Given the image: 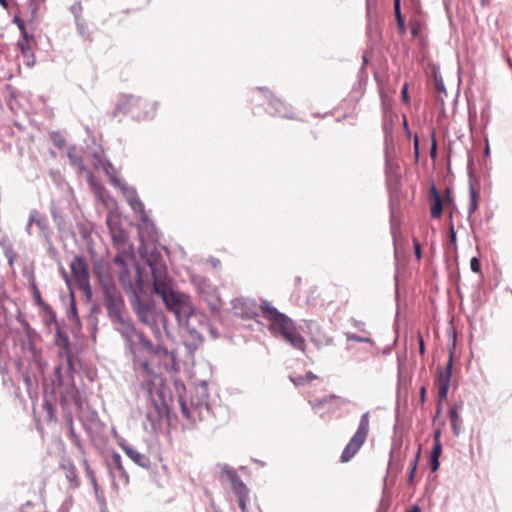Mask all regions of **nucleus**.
I'll return each mask as SVG.
<instances>
[{
	"mask_svg": "<svg viewBox=\"0 0 512 512\" xmlns=\"http://www.w3.org/2000/svg\"><path fill=\"white\" fill-rule=\"evenodd\" d=\"M140 257L150 267L154 292L158 294L165 306L171 311L179 326H189V319L194 308L189 296L174 289V284L168 275L167 265L160 252L154 249L148 251L146 246L139 247Z\"/></svg>",
	"mask_w": 512,
	"mask_h": 512,
	"instance_id": "1",
	"label": "nucleus"
},
{
	"mask_svg": "<svg viewBox=\"0 0 512 512\" xmlns=\"http://www.w3.org/2000/svg\"><path fill=\"white\" fill-rule=\"evenodd\" d=\"M111 324L114 330L121 335L126 349L132 355L135 370L142 371L145 376L150 377L153 371L148 356L160 351L168 354L167 349L161 347L156 349L143 333L136 330L132 319L128 315L112 321Z\"/></svg>",
	"mask_w": 512,
	"mask_h": 512,
	"instance_id": "2",
	"label": "nucleus"
},
{
	"mask_svg": "<svg viewBox=\"0 0 512 512\" xmlns=\"http://www.w3.org/2000/svg\"><path fill=\"white\" fill-rule=\"evenodd\" d=\"M260 308L264 318L270 321L271 330L281 335L295 349L305 350V339L296 329L292 319L268 302H264Z\"/></svg>",
	"mask_w": 512,
	"mask_h": 512,
	"instance_id": "3",
	"label": "nucleus"
},
{
	"mask_svg": "<svg viewBox=\"0 0 512 512\" xmlns=\"http://www.w3.org/2000/svg\"><path fill=\"white\" fill-rule=\"evenodd\" d=\"M209 394L207 385L203 383L196 387L195 394L191 395L190 402L180 398V408L182 416L193 422L204 420L210 414L208 404Z\"/></svg>",
	"mask_w": 512,
	"mask_h": 512,
	"instance_id": "4",
	"label": "nucleus"
},
{
	"mask_svg": "<svg viewBox=\"0 0 512 512\" xmlns=\"http://www.w3.org/2000/svg\"><path fill=\"white\" fill-rule=\"evenodd\" d=\"M149 400L145 412V430L156 431L161 426L162 420L168 414L164 393L161 389L148 388Z\"/></svg>",
	"mask_w": 512,
	"mask_h": 512,
	"instance_id": "5",
	"label": "nucleus"
},
{
	"mask_svg": "<svg viewBox=\"0 0 512 512\" xmlns=\"http://www.w3.org/2000/svg\"><path fill=\"white\" fill-rule=\"evenodd\" d=\"M133 309L139 320L150 327L156 337L161 336V325L165 323V316L162 311L141 300V296L130 300Z\"/></svg>",
	"mask_w": 512,
	"mask_h": 512,
	"instance_id": "6",
	"label": "nucleus"
},
{
	"mask_svg": "<svg viewBox=\"0 0 512 512\" xmlns=\"http://www.w3.org/2000/svg\"><path fill=\"white\" fill-rule=\"evenodd\" d=\"M132 112L138 120H146L154 117L156 106L153 103H146L140 98L132 95H124L118 101L114 115L118 113Z\"/></svg>",
	"mask_w": 512,
	"mask_h": 512,
	"instance_id": "7",
	"label": "nucleus"
},
{
	"mask_svg": "<svg viewBox=\"0 0 512 512\" xmlns=\"http://www.w3.org/2000/svg\"><path fill=\"white\" fill-rule=\"evenodd\" d=\"M370 429V413L361 415L358 428L341 453V462L350 461L367 440Z\"/></svg>",
	"mask_w": 512,
	"mask_h": 512,
	"instance_id": "8",
	"label": "nucleus"
},
{
	"mask_svg": "<svg viewBox=\"0 0 512 512\" xmlns=\"http://www.w3.org/2000/svg\"><path fill=\"white\" fill-rule=\"evenodd\" d=\"M71 278L75 285L90 298L92 288L90 285L89 265L86 258L82 255H76L70 263Z\"/></svg>",
	"mask_w": 512,
	"mask_h": 512,
	"instance_id": "9",
	"label": "nucleus"
},
{
	"mask_svg": "<svg viewBox=\"0 0 512 512\" xmlns=\"http://www.w3.org/2000/svg\"><path fill=\"white\" fill-rule=\"evenodd\" d=\"M119 281L130 300L138 298L145 292V282L142 278L139 267L136 268L135 276H133L128 267H124L119 272Z\"/></svg>",
	"mask_w": 512,
	"mask_h": 512,
	"instance_id": "10",
	"label": "nucleus"
},
{
	"mask_svg": "<svg viewBox=\"0 0 512 512\" xmlns=\"http://www.w3.org/2000/svg\"><path fill=\"white\" fill-rule=\"evenodd\" d=\"M103 298L110 322L127 315L123 297L118 289L103 293Z\"/></svg>",
	"mask_w": 512,
	"mask_h": 512,
	"instance_id": "11",
	"label": "nucleus"
},
{
	"mask_svg": "<svg viewBox=\"0 0 512 512\" xmlns=\"http://www.w3.org/2000/svg\"><path fill=\"white\" fill-rule=\"evenodd\" d=\"M93 274L95 275L102 294L118 289L111 273L110 267L102 261L93 264Z\"/></svg>",
	"mask_w": 512,
	"mask_h": 512,
	"instance_id": "12",
	"label": "nucleus"
},
{
	"mask_svg": "<svg viewBox=\"0 0 512 512\" xmlns=\"http://www.w3.org/2000/svg\"><path fill=\"white\" fill-rule=\"evenodd\" d=\"M453 368V353L450 352L449 359L445 370H440L437 375V387H438V412L442 407V401H444L448 395Z\"/></svg>",
	"mask_w": 512,
	"mask_h": 512,
	"instance_id": "13",
	"label": "nucleus"
},
{
	"mask_svg": "<svg viewBox=\"0 0 512 512\" xmlns=\"http://www.w3.org/2000/svg\"><path fill=\"white\" fill-rule=\"evenodd\" d=\"M54 344L58 347V355L60 358L65 360L70 368H72V349L71 343L67 333L61 328L57 327L55 336H54Z\"/></svg>",
	"mask_w": 512,
	"mask_h": 512,
	"instance_id": "14",
	"label": "nucleus"
},
{
	"mask_svg": "<svg viewBox=\"0 0 512 512\" xmlns=\"http://www.w3.org/2000/svg\"><path fill=\"white\" fill-rule=\"evenodd\" d=\"M119 186L121 187L124 197L126 198L131 209L135 213L139 214V217L143 222H147L148 216L146 214L143 202L139 199L137 195L136 189L133 187H129L126 184H119Z\"/></svg>",
	"mask_w": 512,
	"mask_h": 512,
	"instance_id": "15",
	"label": "nucleus"
},
{
	"mask_svg": "<svg viewBox=\"0 0 512 512\" xmlns=\"http://www.w3.org/2000/svg\"><path fill=\"white\" fill-rule=\"evenodd\" d=\"M196 289L200 297L205 302H207V304L212 310L217 309L220 303V299L218 296L217 289L213 285H211L204 279H200L196 282Z\"/></svg>",
	"mask_w": 512,
	"mask_h": 512,
	"instance_id": "16",
	"label": "nucleus"
},
{
	"mask_svg": "<svg viewBox=\"0 0 512 512\" xmlns=\"http://www.w3.org/2000/svg\"><path fill=\"white\" fill-rule=\"evenodd\" d=\"M231 303L235 315L250 319L258 315L255 302L249 298H236Z\"/></svg>",
	"mask_w": 512,
	"mask_h": 512,
	"instance_id": "17",
	"label": "nucleus"
},
{
	"mask_svg": "<svg viewBox=\"0 0 512 512\" xmlns=\"http://www.w3.org/2000/svg\"><path fill=\"white\" fill-rule=\"evenodd\" d=\"M258 90L261 93H263V95L267 98L268 104L270 108L273 110V114L279 115L284 118H292V110L289 107H287L280 99L273 96L272 93L268 91V89L258 88Z\"/></svg>",
	"mask_w": 512,
	"mask_h": 512,
	"instance_id": "18",
	"label": "nucleus"
},
{
	"mask_svg": "<svg viewBox=\"0 0 512 512\" xmlns=\"http://www.w3.org/2000/svg\"><path fill=\"white\" fill-rule=\"evenodd\" d=\"M30 223H35V225L39 229L40 235L46 241H50L51 232H50L48 219L46 216L40 214L38 210L32 209L30 211Z\"/></svg>",
	"mask_w": 512,
	"mask_h": 512,
	"instance_id": "19",
	"label": "nucleus"
},
{
	"mask_svg": "<svg viewBox=\"0 0 512 512\" xmlns=\"http://www.w3.org/2000/svg\"><path fill=\"white\" fill-rule=\"evenodd\" d=\"M42 313V321L47 328L48 331L51 332L53 328L57 329V327H60L57 315L54 309L51 305L47 304L44 307L40 308Z\"/></svg>",
	"mask_w": 512,
	"mask_h": 512,
	"instance_id": "20",
	"label": "nucleus"
},
{
	"mask_svg": "<svg viewBox=\"0 0 512 512\" xmlns=\"http://www.w3.org/2000/svg\"><path fill=\"white\" fill-rule=\"evenodd\" d=\"M61 468L64 471L65 477L69 483V487L71 489H77L80 486V479L78 477L75 465L71 461H68L63 463Z\"/></svg>",
	"mask_w": 512,
	"mask_h": 512,
	"instance_id": "21",
	"label": "nucleus"
},
{
	"mask_svg": "<svg viewBox=\"0 0 512 512\" xmlns=\"http://www.w3.org/2000/svg\"><path fill=\"white\" fill-rule=\"evenodd\" d=\"M122 448L125 451L126 455L140 467L148 468L150 466L151 462L147 455L140 453L131 446L123 445Z\"/></svg>",
	"mask_w": 512,
	"mask_h": 512,
	"instance_id": "22",
	"label": "nucleus"
},
{
	"mask_svg": "<svg viewBox=\"0 0 512 512\" xmlns=\"http://www.w3.org/2000/svg\"><path fill=\"white\" fill-rule=\"evenodd\" d=\"M443 212V202L435 185L431 187V216L434 219L439 218Z\"/></svg>",
	"mask_w": 512,
	"mask_h": 512,
	"instance_id": "23",
	"label": "nucleus"
},
{
	"mask_svg": "<svg viewBox=\"0 0 512 512\" xmlns=\"http://www.w3.org/2000/svg\"><path fill=\"white\" fill-rule=\"evenodd\" d=\"M33 39V37H29L28 34H25L21 39L18 41L17 46L20 49L22 55L27 59V65H33L34 64V56L32 54L30 41Z\"/></svg>",
	"mask_w": 512,
	"mask_h": 512,
	"instance_id": "24",
	"label": "nucleus"
},
{
	"mask_svg": "<svg viewBox=\"0 0 512 512\" xmlns=\"http://www.w3.org/2000/svg\"><path fill=\"white\" fill-rule=\"evenodd\" d=\"M107 224L113 242L117 245L123 244L127 237L125 231L118 224L113 223L110 219H107Z\"/></svg>",
	"mask_w": 512,
	"mask_h": 512,
	"instance_id": "25",
	"label": "nucleus"
},
{
	"mask_svg": "<svg viewBox=\"0 0 512 512\" xmlns=\"http://www.w3.org/2000/svg\"><path fill=\"white\" fill-rule=\"evenodd\" d=\"M449 417L454 435L459 436L462 428V420L459 415V409L457 405H454L449 409Z\"/></svg>",
	"mask_w": 512,
	"mask_h": 512,
	"instance_id": "26",
	"label": "nucleus"
},
{
	"mask_svg": "<svg viewBox=\"0 0 512 512\" xmlns=\"http://www.w3.org/2000/svg\"><path fill=\"white\" fill-rule=\"evenodd\" d=\"M50 213L52 216V219L58 229V231L63 232L66 230V222L64 220L63 214L61 210L55 205L51 204L50 206Z\"/></svg>",
	"mask_w": 512,
	"mask_h": 512,
	"instance_id": "27",
	"label": "nucleus"
},
{
	"mask_svg": "<svg viewBox=\"0 0 512 512\" xmlns=\"http://www.w3.org/2000/svg\"><path fill=\"white\" fill-rule=\"evenodd\" d=\"M312 341L318 346H329L332 344L333 338L322 330L317 329L312 334Z\"/></svg>",
	"mask_w": 512,
	"mask_h": 512,
	"instance_id": "28",
	"label": "nucleus"
},
{
	"mask_svg": "<svg viewBox=\"0 0 512 512\" xmlns=\"http://www.w3.org/2000/svg\"><path fill=\"white\" fill-rule=\"evenodd\" d=\"M230 483H231V488L237 498L249 496V490H248L247 486L244 484V482L239 477L237 479L231 481Z\"/></svg>",
	"mask_w": 512,
	"mask_h": 512,
	"instance_id": "29",
	"label": "nucleus"
},
{
	"mask_svg": "<svg viewBox=\"0 0 512 512\" xmlns=\"http://www.w3.org/2000/svg\"><path fill=\"white\" fill-rule=\"evenodd\" d=\"M109 473H110V476H111L114 484H117V483L122 484V485L128 484L129 477L124 468H122V470L109 471Z\"/></svg>",
	"mask_w": 512,
	"mask_h": 512,
	"instance_id": "30",
	"label": "nucleus"
},
{
	"mask_svg": "<svg viewBox=\"0 0 512 512\" xmlns=\"http://www.w3.org/2000/svg\"><path fill=\"white\" fill-rule=\"evenodd\" d=\"M82 463H83V467H84V471H85L86 477L90 480L95 493H97L99 487H98L96 475H95L94 471L92 470V468L90 467V464H89V462H88V460L86 458L83 459Z\"/></svg>",
	"mask_w": 512,
	"mask_h": 512,
	"instance_id": "31",
	"label": "nucleus"
},
{
	"mask_svg": "<svg viewBox=\"0 0 512 512\" xmlns=\"http://www.w3.org/2000/svg\"><path fill=\"white\" fill-rule=\"evenodd\" d=\"M109 471L122 470V459L121 455L117 452H113L110 459L107 461Z\"/></svg>",
	"mask_w": 512,
	"mask_h": 512,
	"instance_id": "32",
	"label": "nucleus"
},
{
	"mask_svg": "<svg viewBox=\"0 0 512 512\" xmlns=\"http://www.w3.org/2000/svg\"><path fill=\"white\" fill-rule=\"evenodd\" d=\"M344 336L347 341H354V342H359V343H369L372 345L374 344L373 339L370 337V333L360 336V335H356L354 333L345 332Z\"/></svg>",
	"mask_w": 512,
	"mask_h": 512,
	"instance_id": "33",
	"label": "nucleus"
},
{
	"mask_svg": "<svg viewBox=\"0 0 512 512\" xmlns=\"http://www.w3.org/2000/svg\"><path fill=\"white\" fill-rule=\"evenodd\" d=\"M434 82H435V87H436V90L438 92V101L442 103V105H444V97L442 96V94L444 96L447 95V92H446V88H445V84L443 82V79L440 75L438 74H435L434 75Z\"/></svg>",
	"mask_w": 512,
	"mask_h": 512,
	"instance_id": "34",
	"label": "nucleus"
},
{
	"mask_svg": "<svg viewBox=\"0 0 512 512\" xmlns=\"http://www.w3.org/2000/svg\"><path fill=\"white\" fill-rule=\"evenodd\" d=\"M469 197H470V201H469L468 212H469V216H471L477 210V207H478V193L473 185H470Z\"/></svg>",
	"mask_w": 512,
	"mask_h": 512,
	"instance_id": "35",
	"label": "nucleus"
},
{
	"mask_svg": "<svg viewBox=\"0 0 512 512\" xmlns=\"http://www.w3.org/2000/svg\"><path fill=\"white\" fill-rule=\"evenodd\" d=\"M30 288V291H31V294H32V297L34 299V302L35 304L39 307V308H42L44 307L45 305H47L48 303H46L43 299H42V296H41V293H40V290L37 286V284H33L31 286H29Z\"/></svg>",
	"mask_w": 512,
	"mask_h": 512,
	"instance_id": "36",
	"label": "nucleus"
},
{
	"mask_svg": "<svg viewBox=\"0 0 512 512\" xmlns=\"http://www.w3.org/2000/svg\"><path fill=\"white\" fill-rule=\"evenodd\" d=\"M88 183H89L90 187L92 188V190L94 191V193L96 194V196L99 199H102L105 188L102 185L98 184L96 182L95 178L90 173L88 175Z\"/></svg>",
	"mask_w": 512,
	"mask_h": 512,
	"instance_id": "37",
	"label": "nucleus"
},
{
	"mask_svg": "<svg viewBox=\"0 0 512 512\" xmlns=\"http://www.w3.org/2000/svg\"><path fill=\"white\" fill-rule=\"evenodd\" d=\"M69 437H70L71 441L74 443V445L81 452H84L83 451V446H82V443H81V440H80V437L76 434L75 429H74L73 424H72V421H70V425H69Z\"/></svg>",
	"mask_w": 512,
	"mask_h": 512,
	"instance_id": "38",
	"label": "nucleus"
},
{
	"mask_svg": "<svg viewBox=\"0 0 512 512\" xmlns=\"http://www.w3.org/2000/svg\"><path fill=\"white\" fill-rule=\"evenodd\" d=\"M419 455H420V449L416 452V454L414 455V458L410 462V468H409V473H408V482L409 483L413 482L417 464H418Z\"/></svg>",
	"mask_w": 512,
	"mask_h": 512,
	"instance_id": "39",
	"label": "nucleus"
},
{
	"mask_svg": "<svg viewBox=\"0 0 512 512\" xmlns=\"http://www.w3.org/2000/svg\"><path fill=\"white\" fill-rule=\"evenodd\" d=\"M68 157L73 165L77 166L80 170H85L84 161L81 156L70 152Z\"/></svg>",
	"mask_w": 512,
	"mask_h": 512,
	"instance_id": "40",
	"label": "nucleus"
},
{
	"mask_svg": "<svg viewBox=\"0 0 512 512\" xmlns=\"http://www.w3.org/2000/svg\"><path fill=\"white\" fill-rule=\"evenodd\" d=\"M82 10H83V7H82V4L80 1H77L70 6V12L73 14L76 21L80 20L81 15H82Z\"/></svg>",
	"mask_w": 512,
	"mask_h": 512,
	"instance_id": "41",
	"label": "nucleus"
},
{
	"mask_svg": "<svg viewBox=\"0 0 512 512\" xmlns=\"http://www.w3.org/2000/svg\"><path fill=\"white\" fill-rule=\"evenodd\" d=\"M23 276L27 279L29 286H31L33 284H37L36 283L35 273H34V270L32 268L25 267L23 269Z\"/></svg>",
	"mask_w": 512,
	"mask_h": 512,
	"instance_id": "42",
	"label": "nucleus"
},
{
	"mask_svg": "<svg viewBox=\"0 0 512 512\" xmlns=\"http://www.w3.org/2000/svg\"><path fill=\"white\" fill-rule=\"evenodd\" d=\"M221 471H222V473L227 475L230 482L239 477L237 475L236 471L233 468H231L230 466H228L227 464H224L222 466Z\"/></svg>",
	"mask_w": 512,
	"mask_h": 512,
	"instance_id": "43",
	"label": "nucleus"
},
{
	"mask_svg": "<svg viewBox=\"0 0 512 512\" xmlns=\"http://www.w3.org/2000/svg\"><path fill=\"white\" fill-rule=\"evenodd\" d=\"M77 29H78L79 34L84 39H87V40L91 41L90 34H89L87 26L85 24L81 23L79 20L77 21Z\"/></svg>",
	"mask_w": 512,
	"mask_h": 512,
	"instance_id": "44",
	"label": "nucleus"
},
{
	"mask_svg": "<svg viewBox=\"0 0 512 512\" xmlns=\"http://www.w3.org/2000/svg\"><path fill=\"white\" fill-rule=\"evenodd\" d=\"M394 12L397 19L398 24L403 27L404 22L401 16V7H400V0H394Z\"/></svg>",
	"mask_w": 512,
	"mask_h": 512,
	"instance_id": "45",
	"label": "nucleus"
},
{
	"mask_svg": "<svg viewBox=\"0 0 512 512\" xmlns=\"http://www.w3.org/2000/svg\"><path fill=\"white\" fill-rule=\"evenodd\" d=\"M5 256L7 258V261H8V264L9 266H13L14 262L16 261L17 259V254L15 253V251L12 249V248H7L5 250Z\"/></svg>",
	"mask_w": 512,
	"mask_h": 512,
	"instance_id": "46",
	"label": "nucleus"
},
{
	"mask_svg": "<svg viewBox=\"0 0 512 512\" xmlns=\"http://www.w3.org/2000/svg\"><path fill=\"white\" fill-rule=\"evenodd\" d=\"M350 322H351L352 326L355 327L360 332H362L364 334H369V332L366 331V325L364 322L359 321L357 319H351Z\"/></svg>",
	"mask_w": 512,
	"mask_h": 512,
	"instance_id": "47",
	"label": "nucleus"
},
{
	"mask_svg": "<svg viewBox=\"0 0 512 512\" xmlns=\"http://www.w3.org/2000/svg\"><path fill=\"white\" fill-rule=\"evenodd\" d=\"M68 318L70 320L79 321L78 314H77V308L74 302V299L72 298L71 304H70V310L68 312Z\"/></svg>",
	"mask_w": 512,
	"mask_h": 512,
	"instance_id": "48",
	"label": "nucleus"
},
{
	"mask_svg": "<svg viewBox=\"0 0 512 512\" xmlns=\"http://www.w3.org/2000/svg\"><path fill=\"white\" fill-rule=\"evenodd\" d=\"M113 262L116 265H118L121 269H124V267H128L122 254H117L114 257Z\"/></svg>",
	"mask_w": 512,
	"mask_h": 512,
	"instance_id": "49",
	"label": "nucleus"
},
{
	"mask_svg": "<svg viewBox=\"0 0 512 512\" xmlns=\"http://www.w3.org/2000/svg\"><path fill=\"white\" fill-rule=\"evenodd\" d=\"M441 453H442V444L441 443H433L431 457L439 458Z\"/></svg>",
	"mask_w": 512,
	"mask_h": 512,
	"instance_id": "50",
	"label": "nucleus"
},
{
	"mask_svg": "<svg viewBox=\"0 0 512 512\" xmlns=\"http://www.w3.org/2000/svg\"><path fill=\"white\" fill-rule=\"evenodd\" d=\"M59 271H60V274H61V276H62V278H63V280H64L65 284H66L68 287H70V286H71V280H72V278H71V277H69V275H68L67 271L65 270V268H64L63 266H61V267H60Z\"/></svg>",
	"mask_w": 512,
	"mask_h": 512,
	"instance_id": "51",
	"label": "nucleus"
},
{
	"mask_svg": "<svg viewBox=\"0 0 512 512\" xmlns=\"http://www.w3.org/2000/svg\"><path fill=\"white\" fill-rule=\"evenodd\" d=\"M290 380L295 385H304L305 383H307L305 375H299V376H296V377H290Z\"/></svg>",
	"mask_w": 512,
	"mask_h": 512,
	"instance_id": "52",
	"label": "nucleus"
},
{
	"mask_svg": "<svg viewBox=\"0 0 512 512\" xmlns=\"http://www.w3.org/2000/svg\"><path fill=\"white\" fill-rule=\"evenodd\" d=\"M470 268L473 272L480 271V262L476 257H473L470 261Z\"/></svg>",
	"mask_w": 512,
	"mask_h": 512,
	"instance_id": "53",
	"label": "nucleus"
},
{
	"mask_svg": "<svg viewBox=\"0 0 512 512\" xmlns=\"http://www.w3.org/2000/svg\"><path fill=\"white\" fill-rule=\"evenodd\" d=\"M248 499H249V496L248 497H239L238 498L239 506H240L242 512H247V501H248Z\"/></svg>",
	"mask_w": 512,
	"mask_h": 512,
	"instance_id": "54",
	"label": "nucleus"
},
{
	"mask_svg": "<svg viewBox=\"0 0 512 512\" xmlns=\"http://www.w3.org/2000/svg\"><path fill=\"white\" fill-rule=\"evenodd\" d=\"M430 464H431L432 472H436L439 469V466H440L439 458L431 457V463Z\"/></svg>",
	"mask_w": 512,
	"mask_h": 512,
	"instance_id": "55",
	"label": "nucleus"
},
{
	"mask_svg": "<svg viewBox=\"0 0 512 512\" xmlns=\"http://www.w3.org/2000/svg\"><path fill=\"white\" fill-rule=\"evenodd\" d=\"M401 95H402L403 102H405V103L409 102L408 85H407V83L404 84V86L402 88V91H401Z\"/></svg>",
	"mask_w": 512,
	"mask_h": 512,
	"instance_id": "56",
	"label": "nucleus"
},
{
	"mask_svg": "<svg viewBox=\"0 0 512 512\" xmlns=\"http://www.w3.org/2000/svg\"><path fill=\"white\" fill-rule=\"evenodd\" d=\"M34 510L35 506L31 502H27L19 512H35Z\"/></svg>",
	"mask_w": 512,
	"mask_h": 512,
	"instance_id": "57",
	"label": "nucleus"
},
{
	"mask_svg": "<svg viewBox=\"0 0 512 512\" xmlns=\"http://www.w3.org/2000/svg\"><path fill=\"white\" fill-rule=\"evenodd\" d=\"M326 402V398L309 400L310 405L315 409Z\"/></svg>",
	"mask_w": 512,
	"mask_h": 512,
	"instance_id": "58",
	"label": "nucleus"
},
{
	"mask_svg": "<svg viewBox=\"0 0 512 512\" xmlns=\"http://www.w3.org/2000/svg\"><path fill=\"white\" fill-rule=\"evenodd\" d=\"M413 244H414L415 256L417 257V259H420L421 258L420 244L416 239L413 240Z\"/></svg>",
	"mask_w": 512,
	"mask_h": 512,
	"instance_id": "59",
	"label": "nucleus"
},
{
	"mask_svg": "<svg viewBox=\"0 0 512 512\" xmlns=\"http://www.w3.org/2000/svg\"><path fill=\"white\" fill-rule=\"evenodd\" d=\"M418 342H419V352L421 355L425 354V344L424 340L421 334L418 335Z\"/></svg>",
	"mask_w": 512,
	"mask_h": 512,
	"instance_id": "60",
	"label": "nucleus"
},
{
	"mask_svg": "<svg viewBox=\"0 0 512 512\" xmlns=\"http://www.w3.org/2000/svg\"><path fill=\"white\" fill-rule=\"evenodd\" d=\"M61 370H62L61 365H57L54 368V372H55V375L57 377V380L60 381V382L62 381Z\"/></svg>",
	"mask_w": 512,
	"mask_h": 512,
	"instance_id": "61",
	"label": "nucleus"
},
{
	"mask_svg": "<svg viewBox=\"0 0 512 512\" xmlns=\"http://www.w3.org/2000/svg\"><path fill=\"white\" fill-rule=\"evenodd\" d=\"M414 152H415L416 158H418V156H419V140H418L417 136H415V138H414Z\"/></svg>",
	"mask_w": 512,
	"mask_h": 512,
	"instance_id": "62",
	"label": "nucleus"
},
{
	"mask_svg": "<svg viewBox=\"0 0 512 512\" xmlns=\"http://www.w3.org/2000/svg\"><path fill=\"white\" fill-rule=\"evenodd\" d=\"M34 223H30V217L28 218V222L26 224V227H25V232L27 233V235L31 236L32 235V225Z\"/></svg>",
	"mask_w": 512,
	"mask_h": 512,
	"instance_id": "63",
	"label": "nucleus"
},
{
	"mask_svg": "<svg viewBox=\"0 0 512 512\" xmlns=\"http://www.w3.org/2000/svg\"><path fill=\"white\" fill-rule=\"evenodd\" d=\"M450 239L452 243L456 242V232L454 230L453 225L450 226Z\"/></svg>",
	"mask_w": 512,
	"mask_h": 512,
	"instance_id": "64",
	"label": "nucleus"
}]
</instances>
